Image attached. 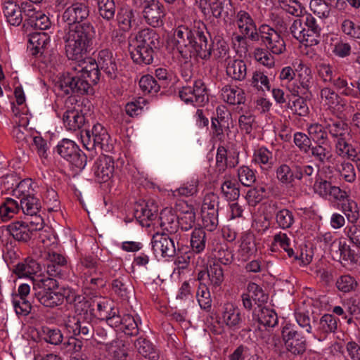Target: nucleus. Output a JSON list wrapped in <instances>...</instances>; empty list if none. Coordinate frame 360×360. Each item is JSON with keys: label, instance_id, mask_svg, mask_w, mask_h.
<instances>
[{"label": "nucleus", "instance_id": "48", "mask_svg": "<svg viewBox=\"0 0 360 360\" xmlns=\"http://www.w3.org/2000/svg\"><path fill=\"white\" fill-rule=\"evenodd\" d=\"M160 84L150 75H143L139 80V86L145 94H154L158 93L160 89Z\"/></svg>", "mask_w": 360, "mask_h": 360}, {"label": "nucleus", "instance_id": "39", "mask_svg": "<svg viewBox=\"0 0 360 360\" xmlns=\"http://www.w3.org/2000/svg\"><path fill=\"white\" fill-rule=\"evenodd\" d=\"M226 74L235 80L242 81L247 75V67L242 60H233L226 66Z\"/></svg>", "mask_w": 360, "mask_h": 360}, {"label": "nucleus", "instance_id": "3", "mask_svg": "<svg viewBox=\"0 0 360 360\" xmlns=\"http://www.w3.org/2000/svg\"><path fill=\"white\" fill-rule=\"evenodd\" d=\"M176 49L186 60L192 57L207 60L212 56L210 34L201 20L194 21L191 27L181 25L174 32Z\"/></svg>", "mask_w": 360, "mask_h": 360}, {"label": "nucleus", "instance_id": "29", "mask_svg": "<svg viewBox=\"0 0 360 360\" xmlns=\"http://www.w3.org/2000/svg\"><path fill=\"white\" fill-rule=\"evenodd\" d=\"M63 121L65 128L69 131L80 129L85 124L83 114L75 108L67 110L63 115Z\"/></svg>", "mask_w": 360, "mask_h": 360}, {"label": "nucleus", "instance_id": "8", "mask_svg": "<svg viewBox=\"0 0 360 360\" xmlns=\"http://www.w3.org/2000/svg\"><path fill=\"white\" fill-rule=\"evenodd\" d=\"M243 319L239 307L233 303L226 302L221 307L217 322L230 330L236 331L241 328Z\"/></svg>", "mask_w": 360, "mask_h": 360}, {"label": "nucleus", "instance_id": "26", "mask_svg": "<svg viewBox=\"0 0 360 360\" xmlns=\"http://www.w3.org/2000/svg\"><path fill=\"white\" fill-rule=\"evenodd\" d=\"M276 179L282 185L292 187L297 180V163H283L276 169Z\"/></svg>", "mask_w": 360, "mask_h": 360}, {"label": "nucleus", "instance_id": "58", "mask_svg": "<svg viewBox=\"0 0 360 360\" xmlns=\"http://www.w3.org/2000/svg\"><path fill=\"white\" fill-rule=\"evenodd\" d=\"M202 226L209 231H214L219 223L218 212L210 210V212L201 211Z\"/></svg>", "mask_w": 360, "mask_h": 360}, {"label": "nucleus", "instance_id": "1", "mask_svg": "<svg viewBox=\"0 0 360 360\" xmlns=\"http://www.w3.org/2000/svg\"><path fill=\"white\" fill-rule=\"evenodd\" d=\"M89 13V6L83 2L74 3L63 12L62 20L68 25L63 37L67 57L78 58L91 49L96 32L93 25L85 21Z\"/></svg>", "mask_w": 360, "mask_h": 360}, {"label": "nucleus", "instance_id": "28", "mask_svg": "<svg viewBox=\"0 0 360 360\" xmlns=\"http://www.w3.org/2000/svg\"><path fill=\"white\" fill-rule=\"evenodd\" d=\"M32 282L34 296L55 290L58 287V281L50 276H37L32 278Z\"/></svg>", "mask_w": 360, "mask_h": 360}, {"label": "nucleus", "instance_id": "32", "mask_svg": "<svg viewBox=\"0 0 360 360\" xmlns=\"http://www.w3.org/2000/svg\"><path fill=\"white\" fill-rule=\"evenodd\" d=\"M135 216L139 218L143 226H149V224H144V221H153L158 217V207L153 202H147L137 206Z\"/></svg>", "mask_w": 360, "mask_h": 360}, {"label": "nucleus", "instance_id": "21", "mask_svg": "<svg viewBox=\"0 0 360 360\" xmlns=\"http://www.w3.org/2000/svg\"><path fill=\"white\" fill-rule=\"evenodd\" d=\"M210 7L211 15L216 19H226L235 13L232 0H204Z\"/></svg>", "mask_w": 360, "mask_h": 360}, {"label": "nucleus", "instance_id": "62", "mask_svg": "<svg viewBox=\"0 0 360 360\" xmlns=\"http://www.w3.org/2000/svg\"><path fill=\"white\" fill-rule=\"evenodd\" d=\"M122 330L128 336H136L139 333L138 323L130 314H124L122 320Z\"/></svg>", "mask_w": 360, "mask_h": 360}, {"label": "nucleus", "instance_id": "45", "mask_svg": "<svg viewBox=\"0 0 360 360\" xmlns=\"http://www.w3.org/2000/svg\"><path fill=\"white\" fill-rule=\"evenodd\" d=\"M195 222V212L193 207L186 205L185 210H183L178 216V226L181 230L187 231L191 229Z\"/></svg>", "mask_w": 360, "mask_h": 360}, {"label": "nucleus", "instance_id": "25", "mask_svg": "<svg viewBox=\"0 0 360 360\" xmlns=\"http://www.w3.org/2000/svg\"><path fill=\"white\" fill-rule=\"evenodd\" d=\"M6 231L13 238L15 241L27 243L34 233L32 232L27 222L16 221L6 226Z\"/></svg>", "mask_w": 360, "mask_h": 360}, {"label": "nucleus", "instance_id": "46", "mask_svg": "<svg viewBox=\"0 0 360 360\" xmlns=\"http://www.w3.org/2000/svg\"><path fill=\"white\" fill-rule=\"evenodd\" d=\"M347 136L335 141V148L337 155L340 157L353 158L356 155V149L349 143Z\"/></svg>", "mask_w": 360, "mask_h": 360}, {"label": "nucleus", "instance_id": "27", "mask_svg": "<svg viewBox=\"0 0 360 360\" xmlns=\"http://www.w3.org/2000/svg\"><path fill=\"white\" fill-rule=\"evenodd\" d=\"M324 120L328 136H330L335 141L349 136V127L344 121L332 118L325 119Z\"/></svg>", "mask_w": 360, "mask_h": 360}, {"label": "nucleus", "instance_id": "33", "mask_svg": "<svg viewBox=\"0 0 360 360\" xmlns=\"http://www.w3.org/2000/svg\"><path fill=\"white\" fill-rule=\"evenodd\" d=\"M207 245L206 233L202 228H195L191 233L190 239V247L192 252L195 254L202 253Z\"/></svg>", "mask_w": 360, "mask_h": 360}, {"label": "nucleus", "instance_id": "49", "mask_svg": "<svg viewBox=\"0 0 360 360\" xmlns=\"http://www.w3.org/2000/svg\"><path fill=\"white\" fill-rule=\"evenodd\" d=\"M209 43L212 44V54L216 60L224 59L228 56L229 47L224 39L219 38L213 41L210 39Z\"/></svg>", "mask_w": 360, "mask_h": 360}, {"label": "nucleus", "instance_id": "35", "mask_svg": "<svg viewBox=\"0 0 360 360\" xmlns=\"http://www.w3.org/2000/svg\"><path fill=\"white\" fill-rule=\"evenodd\" d=\"M92 302L93 298L91 297H86L83 295L78 296L77 300L73 304L76 313L75 316L87 319L89 315H93L96 309L92 307Z\"/></svg>", "mask_w": 360, "mask_h": 360}, {"label": "nucleus", "instance_id": "5", "mask_svg": "<svg viewBox=\"0 0 360 360\" xmlns=\"http://www.w3.org/2000/svg\"><path fill=\"white\" fill-rule=\"evenodd\" d=\"M57 153L75 167L82 169L86 165L87 157L72 140L63 139L56 146Z\"/></svg>", "mask_w": 360, "mask_h": 360}, {"label": "nucleus", "instance_id": "34", "mask_svg": "<svg viewBox=\"0 0 360 360\" xmlns=\"http://www.w3.org/2000/svg\"><path fill=\"white\" fill-rule=\"evenodd\" d=\"M112 291L124 301H128L134 293V289L127 279L118 278L112 282Z\"/></svg>", "mask_w": 360, "mask_h": 360}, {"label": "nucleus", "instance_id": "44", "mask_svg": "<svg viewBox=\"0 0 360 360\" xmlns=\"http://www.w3.org/2000/svg\"><path fill=\"white\" fill-rule=\"evenodd\" d=\"M44 307L53 308L63 304V297L60 292L52 290L34 296Z\"/></svg>", "mask_w": 360, "mask_h": 360}, {"label": "nucleus", "instance_id": "15", "mask_svg": "<svg viewBox=\"0 0 360 360\" xmlns=\"http://www.w3.org/2000/svg\"><path fill=\"white\" fill-rule=\"evenodd\" d=\"M151 244L154 253L162 257H172L176 253L174 240L167 233H156L152 238Z\"/></svg>", "mask_w": 360, "mask_h": 360}, {"label": "nucleus", "instance_id": "56", "mask_svg": "<svg viewBox=\"0 0 360 360\" xmlns=\"http://www.w3.org/2000/svg\"><path fill=\"white\" fill-rule=\"evenodd\" d=\"M238 178L241 184L247 187L251 186L256 181L255 172L245 165L238 169Z\"/></svg>", "mask_w": 360, "mask_h": 360}, {"label": "nucleus", "instance_id": "20", "mask_svg": "<svg viewBox=\"0 0 360 360\" xmlns=\"http://www.w3.org/2000/svg\"><path fill=\"white\" fill-rule=\"evenodd\" d=\"M114 161L108 155H101L94 165V174L99 183L108 181L113 175Z\"/></svg>", "mask_w": 360, "mask_h": 360}, {"label": "nucleus", "instance_id": "2", "mask_svg": "<svg viewBox=\"0 0 360 360\" xmlns=\"http://www.w3.org/2000/svg\"><path fill=\"white\" fill-rule=\"evenodd\" d=\"M94 42L89 49L82 57L72 58L68 57L69 60L78 62L71 67V72L64 73L59 81L60 89L66 95L88 94L91 86L96 85L100 81L101 72L98 61L87 57V55L93 50Z\"/></svg>", "mask_w": 360, "mask_h": 360}, {"label": "nucleus", "instance_id": "18", "mask_svg": "<svg viewBox=\"0 0 360 360\" xmlns=\"http://www.w3.org/2000/svg\"><path fill=\"white\" fill-rule=\"evenodd\" d=\"M27 49L35 57H41L48 54L50 37L44 32H34L30 34Z\"/></svg>", "mask_w": 360, "mask_h": 360}, {"label": "nucleus", "instance_id": "4", "mask_svg": "<svg viewBox=\"0 0 360 360\" xmlns=\"http://www.w3.org/2000/svg\"><path fill=\"white\" fill-rule=\"evenodd\" d=\"M81 139L84 146L88 150L98 148L108 152L112 148V145L110 143V135L99 123L94 124L91 131L86 129L84 134L82 131Z\"/></svg>", "mask_w": 360, "mask_h": 360}, {"label": "nucleus", "instance_id": "10", "mask_svg": "<svg viewBox=\"0 0 360 360\" xmlns=\"http://www.w3.org/2000/svg\"><path fill=\"white\" fill-rule=\"evenodd\" d=\"M28 181H21L14 191L15 195L20 198V207L24 214L32 216L39 212L41 202L37 197L31 194L29 191H25V188L29 185Z\"/></svg>", "mask_w": 360, "mask_h": 360}, {"label": "nucleus", "instance_id": "41", "mask_svg": "<svg viewBox=\"0 0 360 360\" xmlns=\"http://www.w3.org/2000/svg\"><path fill=\"white\" fill-rule=\"evenodd\" d=\"M39 268V264L32 259H25L13 267V272L19 278L30 277L34 274Z\"/></svg>", "mask_w": 360, "mask_h": 360}, {"label": "nucleus", "instance_id": "14", "mask_svg": "<svg viewBox=\"0 0 360 360\" xmlns=\"http://www.w3.org/2000/svg\"><path fill=\"white\" fill-rule=\"evenodd\" d=\"M296 71L298 72L300 85L291 90L292 94L302 96L305 98H311L312 94L310 88L312 83V75L311 69L300 62Z\"/></svg>", "mask_w": 360, "mask_h": 360}, {"label": "nucleus", "instance_id": "7", "mask_svg": "<svg viewBox=\"0 0 360 360\" xmlns=\"http://www.w3.org/2000/svg\"><path fill=\"white\" fill-rule=\"evenodd\" d=\"M179 97L186 103L202 105L208 101L207 87L201 79L195 80L193 86H184L179 91Z\"/></svg>", "mask_w": 360, "mask_h": 360}, {"label": "nucleus", "instance_id": "23", "mask_svg": "<svg viewBox=\"0 0 360 360\" xmlns=\"http://www.w3.org/2000/svg\"><path fill=\"white\" fill-rule=\"evenodd\" d=\"M236 18L240 32L248 35L252 41H259V32H257L255 23L250 14L245 11H240L237 13Z\"/></svg>", "mask_w": 360, "mask_h": 360}, {"label": "nucleus", "instance_id": "6", "mask_svg": "<svg viewBox=\"0 0 360 360\" xmlns=\"http://www.w3.org/2000/svg\"><path fill=\"white\" fill-rule=\"evenodd\" d=\"M281 333L285 347L289 352L294 355H301L306 351L307 340L297 327L286 324Z\"/></svg>", "mask_w": 360, "mask_h": 360}, {"label": "nucleus", "instance_id": "51", "mask_svg": "<svg viewBox=\"0 0 360 360\" xmlns=\"http://www.w3.org/2000/svg\"><path fill=\"white\" fill-rule=\"evenodd\" d=\"M341 208L349 222L354 224L357 221L359 213L356 202L347 198L341 204Z\"/></svg>", "mask_w": 360, "mask_h": 360}, {"label": "nucleus", "instance_id": "59", "mask_svg": "<svg viewBox=\"0 0 360 360\" xmlns=\"http://www.w3.org/2000/svg\"><path fill=\"white\" fill-rule=\"evenodd\" d=\"M251 85L259 91H269L271 86L269 78L262 72L256 71L250 80Z\"/></svg>", "mask_w": 360, "mask_h": 360}, {"label": "nucleus", "instance_id": "30", "mask_svg": "<svg viewBox=\"0 0 360 360\" xmlns=\"http://www.w3.org/2000/svg\"><path fill=\"white\" fill-rule=\"evenodd\" d=\"M332 146L328 143H312L310 148L311 157L321 165H324L330 161L332 158Z\"/></svg>", "mask_w": 360, "mask_h": 360}, {"label": "nucleus", "instance_id": "42", "mask_svg": "<svg viewBox=\"0 0 360 360\" xmlns=\"http://www.w3.org/2000/svg\"><path fill=\"white\" fill-rule=\"evenodd\" d=\"M276 224L281 229H290L295 224V218L292 211L283 208L275 213Z\"/></svg>", "mask_w": 360, "mask_h": 360}, {"label": "nucleus", "instance_id": "50", "mask_svg": "<svg viewBox=\"0 0 360 360\" xmlns=\"http://www.w3.org/2000/svg\"><path fill=\"white\" fill-rule=\"evenodd\" d=\"M19 211V205L13 199L8 198L0 207V217L2 221H6L11 219L14 214Z\"/></svg>", "mask_w": 360, "mask_h": 360}, {"label": "nucleus", "instance_id": "31", "mask_svg": "<svg viewBox=\"0 0 360 360\" xmlns=\"http://www.w3.org/2000/svg\"><path fill=\"white\" fill-rule=\"evenodd\" d=\"M307 130L311 141H313L314 143H330L327 129L326 128L325 121L323 124L318 122L307 124Z\"/></svg>", "mask_w": 360, "mask_h": 360}, {"label": "nucleus", "instance_id": "9", "mask_svg": "<svg viewBox=\"0 0 360 360\" xmlns=\"http://www.w3.org/2000/svg\"><path fill=\"white\" fill-rule=\"evenodd\" d=\"M252 320L249 323L247 331L261 330L260 326L274 327L278 323V316L272 309L258 306L252 311Z\"/></svg>", "mask_w": 360, "mask_h": 360}, {"label": "nucleus", "instance_id": "60", "mask_svg": "<svg viewBox=\"0 0 360 360\" xmlns=\"http://www.w3.org/2000/svg\"><path fill=\"white\" fill-rule=\"evenodd\" d=\"M13 136L18 143L23 146L25 144L29 145L32 141V135L30 129L25 125H18L14 127L13 129Z\"/></svg>", "mask_w": 360, "mask_h": 360}, {"label": "nucleus", "instance_id": "53", "mask_svg": "<svg viewBox=\"0 0 360 360\" xmlns=\"http://www.w3.org/2000/svg\"><path fill=\"white\" fill-rule=\"evenodd\" d=\"M335 285L340 291L349 292L356 288L358 283L353 276L345 274L340 276L337 279Z\"/></svg>", "mask_w": 360, "mask_h": 360}, {"label": "nucleus", "instance_id": "12", "mask_svg": "<svg viewBox=\"0 0 360 360\" xmlns=\"http://www.w3.org/2000/svg\"><path fill=\"white\" fill-rule=\"evenodd\" d=\"M259 39L272 53L279 55L285 50V44L280 34L269 25H263L259 28Z\"/></svg>", "mask_w": 360, "mask_h": 360}, {"label": "nucleus", "instance_id": "13", "mask_svg": "<svg viewBox=\"0 0 360 360\" xmlns=\"http://www.w3.org/2000/svg\"><path fill=\"white\" fill-rule=\"evenodd\" d=\"M31 7L28 3H22L20 7L13 0H4L2 9L7 22L11 25L18 26L22 21V12H32Z\"/></svg>", "mask_w": 360, "mask_h": 360}, {"label": "nucleus", "instance_id": "11", "mask_svg": "<svg viewBox=\"0 0 360 360\" xmlns=\"http://www.w3.org/2000/svg\"><path fill=\"white\" fill-rule=\"evenodd\" d=\"M87 319L79 316H68L65 321V328L72 335L85 341L94 338V328Z\"/></svg>", "mask_w": 360, "mask_h": 360}, {"label": "nucleus", "instance_id": "54", "mask_svg": "<svg viewBox=\"0 0 360 360\" xmlns=\"http://www.w3.org/2000/svg\"><path fill=\"white\" fill-rule=\"evenodd\" d=\"M221 190L227 200L233 201L240 196L238 184L231 180L225 181L221 186Z\"/></svg>", "mask_w": 360, "mask_h": 360}, {"label": "nucleus", "instance_id": "47", "mask_svg": "<svg viewBox=\"0 0 360 360\" xmlns=\"http://www.w3.org/2000/svg\"><path fill=\"white\" fill-rule=\"evenodd\" d=\"M207 277L210 285L214 288L219 287L224 279V270L219 262H213L207 268Z\"/></svg>", "mask_w": 360, "mask_h": 360}, {"label": "nucleus", "instance_id": "37", "mask_svg": "<svg viewBox=\"0 0 360 360\" xmlns=\"http://www.w3.org/2000/svg\"><path fill=\"white\" fill-rule=\"evenodd\" d=\"M138 352L145 358L150 360H157L159 354L153 343L148 339L140 337L134 342Z\"/></svg>", "mask_w": 360, "mask_h": 360}, {"label": "nucleus", "instance_id": "17", "mask_svg": "<svg viewBox=\"0 0 360 360\" xmlns=\"http://www.w3.org/2000/svg\"><path fill=\"white\" fill-rule=\"evenodd\" d=\"M97 61L99 69L102 70L110 79H115L118 75L117 64L112 52L104 49L98 51Z\"/></svg>", "mask_w": 360, "mask_h": 360}, {"label": "nucleus", "instance_id": "52", "mask_svg": "<svg viewBox=\"0 0 360 360\" xmlns=\"http://www.w3.org/2000/svg\"><path fill=\"white\" fill-rule=\"evenodd\" d=\"M100 15L107 20H112L115 13V4L113 0H97Z\"/></svg>", "mask_w": 360, "mask_h": 360}, {"label": "nucleus", "instance_id": "40", "mask_svg": "<svg viewBox=\"0 0 360 360\" xmlns=\"http://www.w3.org/2000/svg\"><path fill=\"white\" fill-rule=\"evenodd\" d=\"M160 226L170 233L178 227V216L171 209L165 208L160 213Z\"/></svg>", "mask_w": 360, "mask_h": 360}, {"label": "nucleus", "instance_id": "63", "mask_svg": "<svg viewBox=\"0 0 360 360\" xmlns=\"http://www.w3.org/2000/svg\"><path fill=\"white\" fill-rule=\"evenodd\" d=\"M255 59L268 68H271L274 65L275 60L274 56L271 55L267 49L257 48L254 51Z\"/></svg>", "mask_w": 360, "mask_h": 360}, {"label": "nucleus", "instance_id": "55", "mask_svg": "<svg viewBox=\"0 0 360 360\" xmlns=\"http://www.w3.org/2000/svg\"><path fill=\"white\" fill-rule=\"evenodd\" d=\"M320 97L322 102L329 108H335L336 105L340 104L342 101L340 96L328 87L323 88L321 90Z\"/></svg>", "mask_w": 360, "mask_h": 360}, {"label": "nucleus", "instance_id": "24", "mask_svg": "<svg viewBox=\"0 0 360 360\" xmlns=\"http://www.w3.org/2000/svg\"><path fill=\"white\" fill-rule=\"evenodd\" d=\"M129 51L133 61L139 65H150L153 63L154 57L158 52L134 43L129 44Z\"/></svg>", "mask_w": 360, "mask_h": 360}, {"label": "nucleus", "instance_id": "43", "mask_svg": "<svg viewBox=\"0 0 360 360\" xmlns=\"http://www.w3.org/2000/svg\"><path fill=\"white\" fill-rule=\"evenodd\" d=\"M240 253L244 259L254 255L257 252L255 237L251 233H247L242 236L240 245Z\"/></svg>", "mask_w": 360, "mask_h": 360}, {"label": "nucleus", "instance_id": "36", "mask_svg": "<svg viewBox=\"0 0 360 360\" xmlns=\"http://www.w3.org/2000/svg\"><path fill=\"white\" fill-rule=\"evenodd\" d=\"M338 321L333 315L326 314L319 320L317 329L320 338H325L330 333H335L338 329Z\"/></svg>", "mask_w": 360, "mask_h": 360}, {"label": "nucleus", "instance_id": "64", "mask_svg": "<svg viewBox=\"0 0 360 360\" xmlns=\"http://www.w3.org/2000/svg\"><path fill=\"white\" fill-rule=\"evenodd\" d=\"M345 233L350 243L360 250V225L355 223L347 226Z\"/></svg>", "mask_w": 360, "mask_h": 360}, {"label": "nucleus", "instance_id": "38", "mask_svg": "<svg viewBox=\"0 0 360 360\" xmlns=\"http://www.w3.org/2000/svg\"><path fill=\"white\" fill-rule=\"evenodd\" d=\"M221 96L227 103L232 105L241 104L245 102L243 90L238 87H232L230 85H226L221 89Z\"/></svg>", "mask_w": 360, "mask_h": 360}, {"label": "nucleus", "instance_id": "61", "mask_svg": "<svg viewBox=\"0 0 360 360\" xmlns=\"http://www.w3.org/2000/svg\"><path fill=\"white\" fill-rule=\"evenodd\" d=\"M197 299L201 309L209 311L212 307L210 293L205 285L200 284L197 291Z\"/></svg>", "mask_w": 360, "mask_h": 360}, {"label": "nucleus", "instance_id": "19", "mask_svg": "<svg viewBox=\"0 0 360 360\" xmlns=\"http://www.w3.org/2000/svg\"><path fill=\"white\" fill-rule=\"evenodd\" d=\"M166 15L165 6L159 1L142 10V16L146 22L153 27L163 25Z\"/></svg>", "mask_w": 360, "mask_h": 360}, {"label": "nucleus", "instance_id": "16", "mask_svg": "<svg viewBox=\"0 0 360 360\" xmlns=\"http://www.w3.org/2000/svg\"><path fill=\"white\" fill-rule=\"evenodd\" d=\"M299 18L295 19L292 25L290 27V33L297 40L300 42H304V26H308L311 27L306 32H309L314 35L317 32V28L314 26V17L311 14L300 15Z\"/></svg>", "mask_w": 360, "mask_h": 360}, {"label": "nucleus", "instance_id": "57", "mask_svg": "<svg viewBox=\"0 0 360 360\" xmlns=\"http://www.w3.org/2000/svg\"><path fill=\"white\" fill-rule=\"evenodd\" d=\"M293 142L303 153H309L312 142L309 134L300 131L295 132L293 136Z\"/></svg>", "mask_w": 360, "mask_h": 360}, {"label": "nucleus", "instance_id": "22", "mask_svg": "<svg viewBox=\"0 0 360 360\" xmlns=\"http://www.w3.org/2000/svg\"><path fill=\"white\" fill-rule=\"evenodd\" d=\"M132 43L158 51L161 47L160 37L155 30L150 28L139 31Z\"/></svg>", "mask_w": 360, "mask_h": 360}]
</instances>
